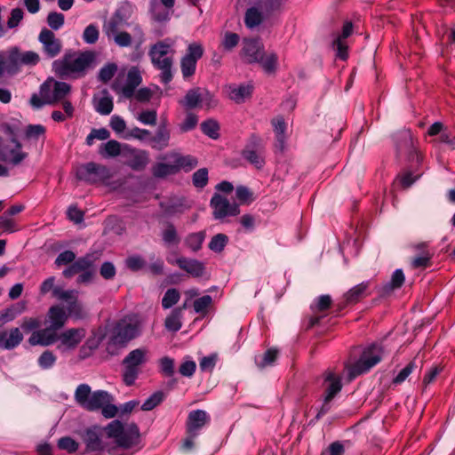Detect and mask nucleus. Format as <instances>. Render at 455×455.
Listing matches in <instances>:
<instances>
[{
  "mask_svg": "<svg viewBox=\"0 0 455 455\" xmlns=\"http://www.w3.org/2000/svg\"><path fill=\"white\" fill-rule=\"evenodd\" d=\"M142 77L139 69L132 67L127 73L119 74L116 78L112 88L117 93L123 94L125 98H131L135 89L141 84Z\"/></svg>",
  "mask_w": 455,
  "mask_h": 455,
  "instance_id": "obj_11",
  "label": "nucleus"
},
{
  "mask_svg": "<svg viewBox=\"0 0 455 455\" xmlns=\"http://www.w3.org/2000/svg\"><path fill=\"white\" fill-rule=\"evenodd\" d=\"M204 239H205V232L200 231V232L189 234L185 238L184 243L188 249H190L192 251L196 252L201 249Z\"/></svg>",
  "mask_w": 455,
  "mask_h": 455,
  "instance_id": "obj_42",
  "label": "nucleus"
},
{
  "mask_svg": "<svg viewBox=\"0 0 455 455\" xmlns=\"http://www.w3.org/2000/svg\"><path fill=\"white\" fill-rule=\"evenodd\" d=\"M171 133L165 124L157 128L156 134L151 138L152 148L162 150L169 146Z\"/></svg>",
  "mask_w": 455,
  "mask_h": 455,
  "instance_id": "obj_31",
  "label": "nucleus"
},
{
  "mask_svg": "<svg viewBox=\"0 0 455 455\" xmlns=\"http://www.w3.org/2000/svg\"><path fill=\"white\" fill-rule=\"evenodd\" d=\"M192 181L196 188H204L208 183V170L206 168L198 169L194 172Z\"/></svg>",
  "mask_w": 455,
  "mask_h": 455,
  "instance_id": "obj_52",
  "label": "nucleus"
},
{
  "mask_svg": "<svg viewBox=\"0 0 455 455\" xmlns=\"http://www.w3.org/2000/svg\"><path fill=\"white\" fill-rule=\"evenodd\" d=\"M251 142L257 146H260V140L256 137H252ZM244 159L250 162L257 169H261L265 164L264 152L261 148L256 149L247 147L242 153Z\"/></svg>",
  "mask_w": 455,
  "mask_h": 455,
  "instance_id": "obj_26",
  "label": "nucleus"
},
{
  "mask_svg": "<svg viewBox=\"0 0 455 455\" xmlns=\"http://www.w3.org/2000/svg\"><path fill=\"white\" fill-rule=\"evenodd\" d=\"M41 320L36 317H24L20 322V328L25 332H31L39 331L41 326Z\"/></svg>",
  "mask_w": 455,
  "mask_h": 455,
  "instance_id": "obj_53",
  "label": "nucleus"
},
{
  "mask_svg": "<svg viewBox=\"0 0 455 455\" xmlns=\"http://www.w3.org/2000/svg\"><path fill=\"white\" fill-rule=\"evenodd\" d=\"M278 5V0H259L256 4L249 8L245 13L246 26L252 28L259 25L264 17Z\"/></svg>",
  "mask_w": 455,
  "mask_h": 455,
  "instance_id": "obj_15",
  "label": "nucleus"
},
{
  "mask_svg": "<svg viewBox=\"0 0 455 455\" xmlns=\"http://www.w3.org/2000/svg\"><path fill=\"white\" fill-rule=\"evenodd\" d=\"M162 160L165 162L157 163L152 167V173L155 177L164 179L179 172L173 159Z\"/></svg>",
  "mask_w": 455,
  "mask_h": 455,
  "instance_id": "obj_30",
  "label": "nucleus"
},
{
  "mask_svg": "<svg viewBox=\"0 0 455 455\" xmlns=\"http://www.w3.org/2000/svg\"><path fill=\"white\" fill-rule=\"evenodd\" d=\"M324 389L323 403L317 414V418L325 414L330 410V402L337 395L342 387L340 377L336 375L332 371L328 370L323 374Z\"/></svg>",
  "mask_w": 455,
  "mask_h": 455,
  "instance_id": "obj_13",
  "label": "nucleus"
},
{
  "mask_svg": "<svg viewBox=\"0 0 455 455\" xmlns=\"http://www.w3.org/2000/svg\"><path fill=\"white\" fill-rule=\"evenodd\" d=\"M108 436L115 438L116 443L124 448H130L134 445L139 438V428L135 424H132L124 429V425L119 420H113L107 428Z\"/></svg>",
  "mask_w": 455,
  "mask_h": 455,
  "instance_id": "obj_9",
  "label": "nucleus"
},
{
  "mask_svg": "<svg viewBox=\"0 0 455 455\" xmlns=\"http://www.w3.org/2000/svg\"><path fill=\"white\" fill-rule=\"evenodd\" d=\"M209 421V416L203 410H196L189 412L187 422L188 434L196 436L198 431Z\"/></svg>",
  "mask_w": 455,
  "mask_h": 455,
  "instance_id": "obj_24",
  "label": "nucleus"
},
{
  "mask_svg": "<svg viewBox=\"0 0 455 455\" xmlns=\"http://www.w3.org/2000/svg\"><path fill=\"white\" fill-rule=\"evenodd\" d=\"M161 159H173L178 172L180 170L189 172L198 164V161L196 157L189 155L183 156L178 152L168 153L161 156Z\"/></svg>",
  "mask_w": 455,
  "mask_h": 455,
  "instance_id": "obj_27",
  "label": "nucleus"
},
{
  "mask_svg": "<svg viewBox=\"0 0 455 455\" xmlns=\"http://www.w3.org/2000/svg\"><path fill=\"white\" fill-rule=\"evenodd\" d=\"M185 109H193L197 108H213L217 106V100L207 90L199 87L190 89L187 92L184 98L179 100Z\"/></svg>",
  "mask_w": 455,
  "mask_h": 455,
  "instance_id": "obj_10",
  "label": "nucleus"
},
{
  "mask_svg": "<svg viewBox=\"0 0 455 455\" xmlns=\"http://www.w3.org/2000/svg\"><path fill=\"white\" fill-rule=\"evenodd\" d=\"M143 329L142 319L136 315H127L119 320L112 331V340L116 344H125L140 336Z\"/></svg>",
  "mask_w": 455,
  "mask_h": 455,
  "instance_id": "obj_5",
  "label": "nucleus"
},
{
  "mask_svg": "<svg viewBox=\"0 0 455 455\" xmlns=\"http://www.w3.org/2000/svg\"><path fill=\"white\" fill-rule=\"evenodd\" d=\"M58 447L68 453H74L78 450L79 443L70 436H64L59 439Z\"/></svg>",
  "mask_w": 455,
  "mask_h": 455,
  "instance_id": "obj_51",
  "label": "nucleus"
},
{
  "mask_svg": "<svg viewBox=\"0 0 455 455\" xmlns=\"http://www.w3.org/2000/svg\"><path fill=\"white\" fill-rule=\"evenodd\" d=\"M53 297L59 300L66 301L70 305L75 302L78 297V291L76 290H63L60 287L53 289Z\"/></svg>",
  "mask_w": 455,
  "mask_h": 455,
  "instance_id": "obj_46",
  "label": "nucleus"
},
{
  "mask_svg": "<svg viewBox=\"0 0 455 455\" xmlns=\"http://www.w3.org/2000/svg\"><path fill=\"white\" fill-rule=\"evenodd\" d=\"M414 247H415V249L422 250L423 251L420 256L415 257L411 260V266L414 268L425 267L428 266L430 259H431V255L429 254L428 251H425V248L427 247V243H420L416 244Z\"/></svg>",
  "mask_w": 455,
  "mask_h": 455,
  "instance_id": "obj_44",
  "label": "nucleus"
},
{
  "mask_svg": "<svg viewBox=\"0 0 455 455\" xmlns=\"http://www.w3.org/2000/svg\"><path fill=\"white\" fill-rule=\"evenodd\" d=\"M175 0H151V12L157 21L169 19V10L173 7Z\"/></svg>",
  "mask_w": 455,
  "mask_h": 455,
  "instance_id": "obj_29",
  "label": "nucleus"
},
{
  "mask_svg": "<svg viewBox=\"0 0 455 455\" xmlns=\"http://www.w3.org/2000/svg\"><path fill=\"white\" fill-rule=\"evenodd\" d=\"M64 19L62 13L52 12L47 16V24L52 29L58 30L63 26Z\"/></svg>",
  "mask_w": 455,
  "mask_h": 455,
  "instance_id": "obj_58",
  "label": "nucleus"
},
{
  "mask_svg": "<svg viewBox=\"0 0 455 455\" xmlns=\"http://www.w3.org/2000/svg\"><path fill=\"white\" fill-rule=\"evenodd\" d=\"M110 137V132L106 128L92 129L86 138V144L92 145L94 140H105Z\"/></svg>",
  "mask_w": 455,
  "mask_h": 455,
  "instance_id": "obj_55",
  "label": "nucleus"
},
{
  "mask_svg": "<svg viewBox=\"0 0 455 455\" xmlns=\"http://www.w3.org/2000/svg\"><path fill=\"white\" fill-rule=\"evenodd\" d=\"M148 361V349L136 348L132 350L123 360V379L127 386L134 384L140 368Z\"/></svg>",
  "mask_w": 455,
  "mask_h": 455,
  "instance_id": "obj_6",
  "label": "nucleus"
},
{
  "mask_svg": "<svg viewBox=\"0 0 455 455\" xmlns=\"http://www.w3.org/2000/svg\"><path fill=\"white\" fill-rule=\"evenodd\" d=\"M123 147L117 140H111L100 146V154L104 157H116L123 155Z\"/></svg>",
  "mask_w": 455,
  "mask_h": 455,
  "instance_id": "obj_38",
  "label": "nucleus"
},
{
  "mask_svg": "<svg viewBox=\"0 0 455 455\" xmlns=\"http://www.w3.org/2000/svg\"><path fill=\"white\" fill-rule=\"evenodd\" d=\"M93 56L91 52H68L52 63V68L60 77L77 78L84 76L91 66Z\"/></svg>",
  "mask_w": 455,
  "mask_h": 455,
  "instance_id": "obj_3",
  "label": "nucleus"
},
{
  "mask_svg": "<svg viewBox=\"0 0 455 455\" xmlns=\"http://www.w3.org/2000/svg\"><path fill=\"white\" fill-rule=\"evenodd\" d=\"M201 129L203 132L212 139H217L219 137V124L212 119H209L201 124Z\"/></svg>",
  "mask_w": 455,
  "mask_h": 455,
  "instance_id": "obj_49",
  "label": "nucleus"
},
{
  "mask_svg": "<svg viewBox=\"0 0 455 455\" xmlns=\"http://www.w3.org/2000/svg\"><path fill=\"white\" fill-rule=\"evenodd\" d=\"M85 336V331L82 328H71L60 334L57 333V340L60 344L57 348L61 352L75 349Z\"/></svg>",
  "mask_w": 455,
  "mask_h": 455,
  "instance_id": "obj_18",
  "label": "nucleus"
},
{
  "mask_svg": "<svg viewBox=\"0 0 455 455\" xmlns=\"http://www.w3.org/2000/svg\"><path fill=\"white\" fill-rule=\"evenodd\" d=\"M117 70V66L114 63H109L100 70L99 77L103 82L109 81Z\"/></svg>",
  "mask_w": 455,
  "mask_h": 455,
  "instance_id": "obj_64",
  "label": "nucleus"
},
{
  "mask_svg": "<svg viewBox=\"0 0 455 455\" xmlns=\"http://www.w3.org/2000/svg\"><path fill=\"white\" fill-rule=\"evenodd\" d=\"M164 398V394L162 391H157L152 394L141 405L142 411H151L162 403Z\"/></svg>",
  "mask_w": 455,
  "mask_h": 455,
  "instance_id": "obj_48",
  "label": "nucleus"
},
{
  "mask_svg": "<svg viewBox=\"0 0 455 455\" xmlns=\"http://www.w3.org/2000/svg\"><path fill=\"white\" fill-rule=\"evenodd\" d=\"M68 315L60 306H52L47 312V323L49 326L31 333L28 342L31 346L47 347L57 341V331L61 329Z\"/></svg>",
  "mask_w": 455,
  "mask_h": 455,
  "instance_id": "obj_2",
  "label": "nucleus"
},
{
  "mask_svg": "<svg viewBox=\"0 0 455 455\" xmlns=\"http://www.w3.org/2000/svg\"><path fill=\"white\" fill-rule=\"evenodd\" d=\"M11 59L16 64L36 65L39 61L40 57L38 53L32 51L20 52L17 49H13L11 52Z\"/></svg>",
  "mask_w": 455,
  "mask_h": 455,
  "instance_id": "obj_34",
  "label": "nucleus"
},
{
  "mask_svg": "<svg viewBox=\"0 0 455 455\" xmlns=\"http://www.w3.org/2000/svg\"><path fill=\"white\" fill-rule=\"evenodd\" d=\"M228 237L220 233L213 235L209 243V249L214 252H221L228 244Z\"/></svg>",
  "mask_w": 455,
  "mask_h": 455,
  "instance_id": "obj_47",
  "label": "nucleus"
},
{
  "mask_svg": "<svg viewBox=\"0 0 455 455\" xmlns=\"http://www.w3.org/2000/svg\"><path fill=\"white\" fill-rule=\"evenodd\" d=\"M198 123V117L196 114L188 112L182 123L179 124L181 132H187L193 130Z\"/></svg>",
  "mask_w": 455,
  "mask_h": 455,
  "instance_id": "obj_54",
  "label": "nucleus"
},
{
  "mask_svg": "<svg viewBox=\"0 0 455 455\" xmlns=\"http://www.w3.org/2000/svg\"><path fill=\"white\" fill-rule=\"evenodd\" d=\"M352 30H353L352 23L351 22L345 23L343 29H342V34L334 41V45L336 46V49L338 52L337 55L342 60H346L347 57V46L343 42V40L346 39L347 37H348L352 34Z\"/></svg>",
  "mask_w": 455,
  "mask_h": 455,
  "instance_id": "obj_36",
  "label": "nucleus"
},
{
  "mask_svg": "<svg viewBox=\"0 0 455 455\" xmlns=\"http://www.w3.org/2000/svg\"><path fill=\"white\" fill-rule=\"evenodd\" d=\"M28 157V153L22 150V145L16 140L12 139L10 144L3 147V153L0 155V160L18 165Z\"/></svg>",
  "mask_w": 455,
  "mask_h": 455,
  "instance_id": "obj_20",
  "label": "nucleus"
},
{
  "mask_svg": "<svg viewBox=\"0 0 455 455\" xmlns=\"http://www.w3.org/2000/svg\"><path fill=\"white\" fill-rule=\"evenodd\" d=\"M383 348L379 345H371L362 354L359 360L353 364H347L346 369L348 371L349 379L368 371L371 368L380 362Z\"/></svg>",
  "mask_w": 455,
  "mask_h": 455,
  "instance_id": "obj_7",
  "label": "nucleus"
},
{
  "mask_svg": "<svg viewBox=\"0 0 455 455\" xmlns=\"http://www.w3.org/2000/svg\"><path fill=\"white\" fill-rule=\"evenodd\" d=\"M94 107L98 113L101 115H109L113 110V100L107 92H103V96L94 99Z\"/></svg>",
  "mask_w": 455,
  "mask_h": 455,
  "instance_id": "obj_40",
  "label": "nucleus"
},
{
  "mask_svg": "<svg viewBox=\"0 0 455 455\" xmlns=\"http://www.w3.org/2000/svg\"><path fill=\"white\" fill-rule=\"evenodd\" d=\"M81 437L88 452L100 451L103 449V443L100 439V430L97 426L86 428Z\"/></svg>",
  "mask_w": 455,
  "mask_h": 455,
  "instance_id": "obj_23",
  "label": "nucleus"
},
{
  "mask_svg": "<svg viewBox=\"0 0 455 455\" xmlns=\"http://www.w3.org/2000/svg\"><path fill=\"white\" fill-rule=\"evenodd\" d=\"M74 397L81 407L86 411H94L108 401L109 394L104 390L92 392L89 385L80 384L75 391Z\"/></svg>",
  "mask_w": 455,
  "mask_h": 455,
  "instance_id": "obj_8",
  "label": "nucleus"
},
{
  "mask_svg": "<svg viewBox=\"0 0 455 455\" xmlns=\"http://www.w3.org/2000/svg\"><path fill=\"white\" fill-rule=\"evenodd\" d=\"M38 41L43 46V52L49 58H54L60 53L62 49L61 41L56 37L52 30L43 28L38 36Z\"/></svg>",
  "mask_w": 455,
  "mask_h": 455,
  "instance_id": "obj_19",
  "label": "nucleus"
},
{
  "mask_svg": "<svg viewBox=\"0 0 455 455\" xmlns=\"http://www.w3.org/2000/svg\"><path fill=\"white\" fill-rule=\"evenodd\" d=\"M204 50L201 44H191L188 52L180 60L181 73L184 78H188L195 74L196 62L203 56Z\"/></svg>",
  "mask_w": 455,
  "mask_h": 455,
  "instance_id": "obj_17",
  "label": "nucleus"
},
{
  "mask_svg": "<svg viewBox=\"0 0 455 455\" xmlns=\"http://www.w3.org/2000/svg\"><path fill=\"white\" fill-rule=\"evenodd\" d=\"M92 266V259L90 256H85L75 261L71 266L63 271V275L70 278L76 274H81L84 270Z\"/></svg>",
  "mask_w": 455,
  "mask_h": 455,
  "instance_id": "obj_35",
  "label": "nucleus"
},
{
  "mask_svg": "<svg viewBox=\"0 0 455 455\" xmlns=\"http://www.w3.org/2000/svg\"><path fill=\"white\" fill-rule=\"evenodd\" d=\"M23 340V334L20 328L14 327L0 332L1 348L11 350L18 347Z\"/></svg>",
  "mask_w": 455,
  "mask_h": 455,
  "instance_id": "obj_25",
  "label": "nucleus"
},
{
  "mask_svg": "<svg viewBox=\"0 0 455 455\" xmlns=\"http://www.w3.org/2000/svg\"><path fill=\"white\" fill-rule=\"evenodd\" d=\"M123 156L127 159V164L132 170H142L149 163L148 154L147 151L132 148L127 145H124L123 147Z\"/></svg>",
  "mask_w": 455,
  "mask_h": 455,
  "instance_id": "obj_21",
  "label": "nucleus"
},
{
  "mask_svg": "<svg viewBox=\"0 0 455 455\" xmlns=\"http://www.w3.org/2000/svg\"><path fill=\"white\" fill-rule=\"evenodd\" d=\"M278 58L275 52H262L256 63H259L265 72L274 74L277 69Z\"/></svg>",
  "mask_w": 455,
  "mask_h": 455,
  "instance_id": "obj_37",
  "label": "nucleus"
},
{
  "mask_svg": "<svg viewBox=\"0 0 455 455\" xmlns=\"http://www.w3.org/2000/svg\"><path fill=\"white\" fill-rule=\"evenodd\" d=\"M181 309H173L165 318L164 326L169 331L176 332L182 326Z\"/></svg>",
  "mask_w": 455,
  "mask_h": 455,
  "instance_id": "obj_41",
  "label": "nucleus"
},
{
  "mask_svg": "<svg viewBox=\"0 0 455 455\" xmlns=\"http://www.w3.org/2000/svg\"><path fill=\"white\" fill-rule=\"evenodd\" d=\"M210 205L212 208L213 218L219 220L236 216L240 212L237 204L230 203L226 197L217 193L212 196Z\"/></svg>",
  "mask_w": 455,
  "mask_h": 455,
  "instance_id": "obj_16",
  "label": "nucleus"
},
{
  "mask_svg": "<svg viewBox=\"0 0 455 455\" xmlns=\"http://www.w3.org/2000/svg\"><path fill=\"white\" fill-rule=\"evenodd\" d=\"M127 24V18L123 10H116L114 14L104 22L103 32L108 40H112L119 47H140L145 42V34L141 27L134 24L131 33L124 31Z\"/></svg>",
  "mask_w": 455,
  "mask_h": 455,
  "instance_id": "obj_1",
  "label": "nucleus"
},
{
  "mask_svg": "<svg viewBox=\"0 0 455 455\" xmlns=\"http://www.w3.org/2000/svg\"><path fill=\"white\" fill-rule=\"evenodd\" d=\"M162 237L167 245H178L180 239L175 227L172 224H168L162 231Z\"/></svg>",
  "mask_w": 455,
  "mask_h": 455,
  "instance_id": "obj_45",
  "label": "nucleus"
},
{
  "mask_svg": "<svg viewBox=\"0 0 455 455\" xmlns=\"http://www.w3.org/2000/svg\"><path fill=\"white\" fill-rule=\"evenodd\" d=\"M252 92V85L251 84H241V85H229L228 86V97L231 100L235 103H242L247 98H250Z\"/></svg>",
  "mask_w": 455,
  "mask_h": 455,
  "instance_id": "obj_33",
  "label": "nucleus"
},
{
  "mask_svg": "<svg viewBox=\"0 0 455 455\" xmlns=\"http://www.w3.org/2000/svg\"><path fill=\"white\" fill-rule=\"evenodd\" d=\"M168 261L172 265H177L180 268L195 277L202 276L204 273V263L197 259L178 257L174 259H168Z\"/></svg>",
  "mask_w": 455,
  "mask_h": 455,
  "instance_id": "obj_22",
  "label": "nucleus"
},
{
  "mask_svg": "<svg viewBox=\"0 0 455 455\" xmlns=\"http://www.w3.org/2000/svg\"><path fill=\"white\" fill-rule=\"evenodd\" d=\"M369 287L368 282H363L351 288L346 294L345 299L347 303H355L362 298L366 296V291Z\"/></svg>",
  "mask_w": 455,
  "mask_h": 455,
  "instance_id": "obj_39",
  "label": "nucleus"
},
{
  "mask_svg": "<svg viewBox=\"0 0 455 455\" xmlns=\"http://www.w3.org/2000/svg\"><path fill=\"white\" fill-rule=\"evenodd\" d=\"M174 42L172 39L159 41L151 46L149 56L153 65L161 70V80L168 84L172 79V66Z\"/></svg>",
  "mask_w": 455,
  "mask_h": 455,
  "instance_id": "obj_4",
  "label": "nucleus"
},
{
  "mask_svg": "<svg viewBox=\"0 0 455 455\" xmlns=\"http://www.w3.org/2000/svg\"><path fill=\"white\" fill-rule=\"evenodd\" d=\"M100 32L98 28L91 24L87 26L83 33V39L86 44H95L99 39Z\"/></svg>",
  "mask_w": 455,
  "mask_h": 455,
  "instance_id": "obj_56",
  "label": "nucleus"
},
{
  "mask_svg": "<svg viewBox=\"0 0 455 455\" xmlns=\"http://www.w3.org/2000/svg\"><path fill=\"white\" fill-rule=\"evenodd\" d=\"M180 292L176 289H168L162 299V306L168 309L174 306L180 299Z\"/></svg>",
  "mask_w": 455,
  "mask_h": 455,
  "instance_id": "obj_50",
  "label": "nucleus"
},
{
  "mask_svg": "<svg viewBox=\"0 0 455 455\" xmlns=\"http://www.w3.org/2000/svg\"><path fill=\"white\" fill-rule=\"evenodd\" d=\"M404 275L401 269H396L388 283L383 286V293L388 294L392 291L400 288L404 283Z\"/></svg>",
  "mask_w": 455,
  "mask_h": 455,
  "instance_id": "obj_43",
  "label": "nucleus"
},
{
  "mask_svg": "<svg viewBox=\"0 0 455 455\" xmlns=\"http://www.w3.org/2000/svg\"><path fill=\"white\" fill-rule=\"evenodd\" d=\"M56 359L52 351L46 350L39 356L38 364L43 369H49L54 365Z\"/></svg>",
  "mask_w": 455,
  "mask_h": 455,
  "instance_id": "obj_59",
  "label": "nucleus"
},
{
  "mask_svg": "<svg viewBox=\"0 0 455 455\" xmlns=\"http://www.w3.org/2000/svg\"><path fill=\"white\" fill-rule=\"evenodd\" d=\"M212 303V298L210 295H204L194 301V309L196 313L204 314L206 308Z\"/></svg>",
  "mask_w": 455,
  "mask_h": 455,
  "instance_id": "obj_63",
  "label": "nucleus"
},
{
  "mask_svg": "<svg viewBox=\"0 0 455 455\" xmlns=\"http://www.w3.org/2000/svg\"><path fill=\"white\" fill-rule=\"evenodd\" d=\"M76 177L88 183H97L109 180L112 173L107 166L91 162L77 168Z\"/></svg>",
  "mask_w": 455,
  "mask_h": 455,
  "instance_id": "obj_12",
  "label": "nucleus"
},
{
  "mask_svg": "<svg viewBox=\"0 0 455 455\" xmlns=\"http://www.w3.org/2000/svg\"><path fill=\"white\" fill-rule=\"evenodd\" d=\"M271 124L276 138L275 147L279 150L283 151L284 148L286 140V123L283 116H278L272 119Z\"/></svg>",
  "mask_w": 455,
  "mask_h": 455,
  "instance_id": "obj_32",
  "label": "nucleus"
},
{
  "mask_svg": "<svg viewBox=\"0 0 455 455\" xmlns=\"http://www.w3.org/2000/svg\"><path fill=\"white\" fill-rule=\"evenodd\" d=\"M71 91V86L65 82L47 79L40 88L41 96L48 104H53L63 100Z\"/></svg>",
  "mask_w": 455,
  "mask_h": 455,
  "instance_id": "obj_14",
  "label": "nucleus"
},
{
  "mask_svg": "<svg viewBox=\"0 0 455 455\" xmlns=\"http://www.w3.org/2000/svg\"><path fill=\"white\" fill-rule=\"evenodd\" d=\"M242 52L248 63H256L264 49L259 41L244 39Z\"/></svg>",
  "mask_w": 455,
  "mask_h": 455,
  "instance_id": "obj_28",
  "label": "nucleus"
},
{
  "mask_svg": "<svg viewBox=\"0 0 455 455\" xmlns=\"http://www.w3.org/2000/svg\"><path fill=\"white\" fill-rule=\"evenodd\" d=\"M67 314L76 318H84L87 315L84 306L77 299L68 305Z\"/></svg>",
  "mask_w": 455,
  "mask_h": 455,
  "instance_id": "obj_62",
  "label": "nucleus"
},
{
  "mask_svg": "<svg viewBox=\"0 0 455 455\" xmlns=\"http://www.w3.org/2000/svg\"><path fill=\"white\" fill-rule=\"evenodd\" d=\"M350 443L348 441H337L330 444V446L327 449V451L330 453V455H339L347 452Z\"/></svg>",
  "mask_w": 455,
  "mask_h": 455,
  "instance_id": "obj_61",
  "label": "nucleus"
},
{
  "mask_svg": "<svg viewBox=\"0 0 455 455\" xmlns=\"http://www.w3.org/2000/svg\"><path fill=\"white\" fill-rule=\"evenodd\" d=\"M278 355V351L276 349L271 348L264 353L259 361H257V365L259 368H264L266 366L271 365L276 359Z\"/></svg>",
  "mask_w": 455,
  "mask_h": 455,
  "instance_id": "obj_60",
  "label": "nucleus"
},
{
  "mask_svg": "<svg viewBox=\"0 0 455 455\" xmlns=\"http://www.w3.org/2000/svg\"><path fill=\"white\" fill-rule=\"evenodd\" d=\"M0 229L4 232L13 233L18 230L14 218L4 213L0 217Z\"/></svg>",
  "mask_w": 455,
  "mask_h": 455,
  "instance_id": "obj_57",
  "label": "nucleus"
}]
</instances>
